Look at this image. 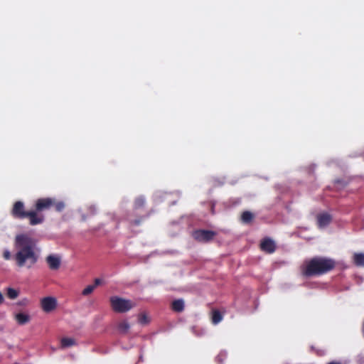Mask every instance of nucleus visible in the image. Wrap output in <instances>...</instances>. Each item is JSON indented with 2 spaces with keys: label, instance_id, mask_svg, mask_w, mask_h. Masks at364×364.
<instances>
[{
  "label": "nucleus",
  "instance_id": "obj_1",
  "mask_svg": "<svg viewBox=\"0 0 364 364\" xmlns=\"http://www.w3.org/2000/svg\"><path fill=\"white\" fill-rule=\"evenodd\" d=\"M15 247L17 251L13 259L17 267L30 269L36 264L38 255L36 252V242L32 237L26 234L16 235Z\"/></svg>",
  "mask_w": 364,
  "mask_h": 364
},
{
  "label": "nucleus",
  "instance_id": "obj_2",
  "mask_svg": "<svg viewBox=\"0 0 364 364\" xmlns=\"http://www.w3.org/2000/svg\"><path fill=\"white\" fill-rule=\"evenodd\" d=\"M336 265L333 259L326 257H314L306 259L300 267L301 274L305 277L321 276L332 271Z\"/></svg>",
  "mask_w": 364,
  "mask_h": 364
},
{
  "label": "nucleus",
  "instance_id": "obj_3",
  "mask_svg": "<svg viewBox=\"0 0 364 364\" xmlns=\"http://www.w3.org/2000/svg\"><path fill=\"white\" fill-rule=\"evenodd\" d=\"M51 208H54L57 212H61L65 208V204L63 201H58L52 198H40L35 201L34 209L31 210V212H34L38 218L42 219L39 225L45 220V217L41 213Z\"/></svg>",
  "mask_w": 364,
  "mask_h": 364
},
{
  "label": "nucleus",
  "instance_id": "obj_4",
  "mask_svg": "<svg viewBox=\"0 0 364 364\" xmlns=\"http://www.w3.org/2000/svg\"><path fill=\"white\" fill-rule=\"evenodd\" d=\"M11 213L14 218L17 219L22 220L24 218H28L29 224L31 225H39V223L42 220L38 218L34 212H31V210L26 211L25 210L24 204L21 201H16L14 203Z\"/></svg>",
  "mask_w": 364,
  "mask_h": 364
},
{
  "label": "nucleus",
  "instance_id": "obj_5",
  "mask_svg": "<svg viewBox=\"0 0 364 364\" xmlns=\"http://www.w3.org/2000/svg\"><path fill=\"white\" fill-rule=\"evenodd\" d=\"M110 304L114 311L117 313H124L132 309L134 306L131 300L122 299L118 296H112Z\"/></svg>",
  "mask_w": 364,
  "mask_h": 364
},
{
  "label": "nucleus",
  "instance_id": "obj_6",
  "mask_svg": "<svg viewBox=\"0 0 364 364\" xmlns=\"http://www.w3.org/2000/svg\"><path fill=\"white\" fill-rule=\"evenodd\" d=\"M217 233L213 230L198 229L193 232V239L199 242H209L216 236Z\"/></svg>",
  "mask_w": 364,
  "mask_h": 364
},
{
  "label": "nucleus",
  "instance_id": "obj_7",
  "mask_svg": "<svg viewBox=\"0 0 364 364\" xmlns=\"http://www.w3.org/2000/svg\"><path fill=\"white\" fill-rule=\"evenodd\" d=\"M46 262L50 270L56 271L60 267L61 259L57 255H48L46 258Z\"/></svg>",
  "mask_w": 364,
  "mask_h": 364
},
{
  "label": "nucleus",
  "instance_id": "obj_8",
  "mask_svg": "<svg viewBox=\"0 0 364 364\" xmlns=\"http://www.w3.org/2000/svg\"><path fill=\"white\" fill-rule=\"evenodd\" d=\"M41 307L46 312H50L57 306V300L54 297H45L41 299Z\"/></svg>",
  "mask_w": 364,
  "mask_h": 364
},
{
  "label": "nucleus",
  "instance_id": "obj_9",
  "mask_svg": "<svg viewBox=\"0 0 364 364\" xmlns=\"http://www.w3.org/2000/svg\"><path fill=\"white\" fill-rule=\"evenodd\" d=\"M260 249L267 253L271 254L275 251L276 245L270 238H264L260 243Z\"/></svg>",
  "mask_w": 364,
  "mask_h": 364
},
{
  "label": "nucleus",
  "instance_id": "obj_10",
  "mask_svg": "<svg viewBox=\"0 0 364 364\" xmlns=\"http://www.w3.org/2000/svg\"><path fill=\"white\" fill-rule=\"evenodd\" d=\"M332 220L331 215L324 213L317 215V224L320 228H323L328 225Z\"/></svg>",
  "mask_w": 364,
  "mask_h": 364
},
{
  "label": "nucleus",
  "instance_id": "obj_11",
  "mask_svg": "<svg viewBox=\"0 0 364 364\" xmlns=\"http://www.w3.org/2000/svg\"><path fill=\"white\" fill-rule=\"evenodd\" d=\"M173 311L176 312H181L184 309V301L183 299L174 300L171 304Z\"/></svg>",
  "mask_w": 364,
  "mask_h": 364
},
{
  "label": "nucleus",
  "instance_id": "obj_12",
  "mask_svg": "<svg viewBox=\"0 0 364 364\" xmlns=\"http://www.w3.org/2000/svg\"><path fill=\"white\" fill-rule=\"evenodd\" d=\"M15 319L19 325H24L29 322L30 316L26 314L18 313L16 314Z\"/></svg>",
  "mask_w": 364,
  "mask_h": 364
},
{
  "label": "nucleus",
  "instance_id": "obj_13",
  "mask_svg": "<svg viewBox=\"0 0 364 364\" xmlns=\"http://www.w3.org/2000/svg\"><path fill=\"white\" fill-rule=\"evenodd\" d=\"M353 262L358 267H364V254L355 253L353 255Z\"/></svg>",
  "mask_w": 364,
  "mask_h": 364
},
{
  "label": "nucleus",
  "instance_id": "obj_14",
  "mask_svg": "<svg viewBox=\"0 0 364 364\" xmlns=\"http://www.w3.org/2000/svg\"><path fill=\"white\" fill-rule=\"evenodd\" d=\"M62 348H68L76 345V341L72 338H63L60 341Z\"/></svg>",
  "mask_w": 364,
  "mask_h": 364
},
{
  "label": "nucleus",
  "instance_id": "obj_15",
  "mask_svg": "<svg viewBox=\"0 0 364 364\" xmlns=\"http://www.w3.org/2000/svg\"><path fill=\"white\" fill-rule=\"evenodd\" d=\"M253 218H254V215L250 211L246 210L242 213L241 220L244 223H246V224L250 223V222H252Z\"/></svg>",
  "mask_w": 364,
  "mask_h": 364
},
{
  "label": "nucleus",
  "instance_id": "obj_16",
  "mask_svg": "<svg viewBox=\"0 0 364 364\" xmlns=\"http://www.w3.org/2000/svg\"><path fill=\"white\" fill-rule=\"evenodd\" d=\"M130 326L127 321H122L118 323L117 328L122 333H126L128 332Z\"/></svg>",
  "mask_w": 364,
  "mask_h": 364
},
{
  "label": "nucleus",
  "instance_id": "obj_17",
  "mask_svg": "<svg viewBox=\"0 0 364 364\" xmlns=\"http://www.w3.org/2000/svg\"><path fill=\"white\" fill-rule=\"evenodd\" d=\"M223 319V316L220 311L218 310H213L212 312V322L214 324H218L220 323Z\"/></svg>",
  "mask_w": 364,
  "mask_h": 364
},
{
  "label": "nucleus",
  "instance_id": "obj_18",
  "mask_svg": "<svg viewBox=\"0 0 364 364\" xmlns=\"http://www.w3.org/2000/svg\"><path fill=\"white\" fill-rule=\"evenodd\" d=\"M138 322L141 325H146L150 322V319L145 313H141L138 315Z\"/></svg>",
  "mask_w": 364,
  "mask_h": 364
},
{
  "label": "nucleus",
  "instance_id": "obj_19",
  "mask_svg": "<svg viewBox=\"0 0 364 364\" xmlns=\"http://www.w3.org/2000/svg\"><path fill=\"white\" fill-rule=\"evenodd\" d=\"M130 228L138 226L141 224L144 220V217L140 216L134 220L128 219Z\"/></svg>",
  "mask_w": 364,
  "mask_h": 364
},
{
  "label": "nucleus",
  "instance_id": "obj_20",
  "mask_svg": "<svg viewBox=\"0 0 364 364\" xmlns=\"http://www.w3.org/2000/svg\"><path fill=\"white\" fill-rule=\"evenodd\" d=\"M18 295V291L13 288H9L7 289V296L11 299H16Z\"/></svg>",
  "mask_w": 364,
  "mask_h": 364
},
{
  "label": "nucleus",
  "instance_id": "obj_21",
  "mask_svg": "<svg viewBox=\"0 0 364 364\" xmlns=\"http://www.w3.org/2000/svg\"><path fill=\"white\" fill-rule=\"evenodd\" d=\"M145 200L142 197H139L136 198L134 201V208H140L144 205Z\"/></svg>",
  "mask_w": 364,
  "mask_h": 364
},
{
  "label": "nucleus",
  "instance_id": "obj_22",
  "mask_svg": "<svg viewBox=\"0 0 364 364\" xmlns=\"http://www.w3.org/2000/svg\"><path fill=\"white\" fill-rule=\"evenodd\" d=\"M95 289V287L92 286V285H88L87 287H85L82 292V294L83 296H87L89 294H90Z\"/></svg>",
  "mask_w": 364,
  "mask_h": 364
},
{
  "label": "nucleus",
  "instance_id": "obj_23",
  "mask_svg": "<svg viewBox=\"0 0 364 364\" xmlns=\"http://www.w3.org/2000/svg\"><path fill=\"white\" fill-rule=\"evenodd\" d=\"M3 257L6 260H9L11 258V252L9 250H5L3 253Z\"/></svg>",
  "mask_w": 364,
  "mask_h": 364
},
{
  "label": "nucleus",
  "instance_id": "obj_24",
  "mask_svg": "<svg viewBox=\"0 0 364 364\" xmlns=\"http://www.w3.org/2000/svg\"><path fill=\"white\" fill-rule=\"evenodd\" d=\"M102 283V280L99 278H96L94 281V284L92 286L95 287V289Z\"/></svg>",
  "mask_w": 364,
  "mask_h": 364
},
{
  "label": "nucleus",
  "instance_id": "obj_25",
  "mask_svg": "<svg viewBox=\"0 0 364 364\" xmlns=\"http://www.w3.org/2000/svg\"><path fill=\"white\" fill-rule=\"evenodd\" d=\"M4 301V296L0 292V304H2Z\"/></svg>",
  "mask_w": 364,
  "mask_h": 364
},
{
  "label": "nucleus",
  "instance_id": "obj_26",
  "mask_svg": "<svg viewBox=\"0 0 364 364\" xmlns=\"http://www.w3.org/2000/svg\"><path fill=\"white\" fill-rule=\"evenodd\" d=\"M220 357H221V355H218V357H217V358H216V359H217V360H218V362H219V363H221V362H222V360H221Z\"/></svg>",
  "mask_w": 364,
  "mask_h": 364
},
{
  "label": "nucleus",
  "instance_id": "obj_27",
  "mask_svg": "<svg viewBox=\"0 0 364 364\" xmlns=\"http://www.w3.org/2000/svg\"><path fill=\"white\" fill-rule=\"evenodd\" d=\"M335 183H342V181H341V180H340V179H337V180H336V181H335Z\"/></svg>",
  "mask_w": 364,
  "mask_h": 364
},
{
  "label": "nucleus",
  "instance_id": "obj_28",
  "mask_svg": "<svg viewBox=\"0 0 364 364\" xmlns=\"http://www.w3.org/2000/svg\"><path fill=\"white\" fill-rule=\"evenodd\" d=\"M328 364H341V363H340L338 362H331V363H329Z\"/></svg>",
  "mask_w": 364,
  "mask_h": 364
}]
</instances>
